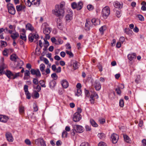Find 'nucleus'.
I'll return each instance as SVG.
<instances>
[{
  "mask_svg": "<svg viewBox=\"0 0 146 146\" xmlns=\"http://www.w3.org/2000/svg\"><path fill=\"white\" fill-rule=\"evenodd\" d=\"M64 5V3L63 2L60 3V6L59 5H56L55 9L52 11L53 14L57 17L63 16L64 13L63 7Z\"/></svg>",
  "mask_w": 146,
  "mask_h": 146,
  "instance_id": "nucleus-1",
  "label": "nucleus"
},
{
  "mask_svg": "<svg viewBox=\"0 0 146 146\" xmlns=\"http://www.w3.org/2000/svg\"><path fill=\"white\" fill-rule=\"evenodd\" d=\"M48 25L47 23H44L42 24V26L43 27V32L45 35H49L51 29L48 27Z\"/></svg>",
  "mask_w": 146,
  "mask_h": 146,
  "instance_id": "nucleus-2",
  "label": "nucleus"
},
{
  "mask_svg": "<svg viewBox=\"0 0 146 146\" xmlns=\"http://www.w3.org/2000/svg\"><path fill=\"white\" fill-rule=\"evenodd\" d=\"M71 6L73 9H76L78 10H81L83 7V4L82 2L80 1L78 3L75 2L72 3Z\"/></svg>",
  "mask_w": 146,
  "mask_h": 146,
  "instance_id": "nucleus-3",
  "label": "nucleus"
},
{
  "mask_svg": "<svg viewBox=\"0 0 146 146\" xmlns=\"http://www.w3.org/2000/svg\"><path fill=\"white\" fill-rule=\"evenodd\" d=\"M110 11L109 7L108 6H106L102 10V14L103 18L106 19L109 15Z\"/></svg>",
  "mask_w": 146,
  "mask_h": 146,
  "instance_id": "nucleus-4",
  "label": "nucleus"
},
{
  "mask_svg": "<svg viewBox=\"0 0 146 146\" xmlns=\"http://www.w3.org/2000/svg\"><path fill=\"white\" fill-rule=\"evenodd\" d=\"M1 64L0 65V76L5 74V69L7 67V65L4 63V58L3 57L1 59Z\"/></svg>",
  "mask_w": 146,
  "mask_h": 146,
  "instance_id": "nucleus-5",
  "label": "nucleus"
},
{
  "mask_svg": "<svg viewBox=\"0 0 146 146\" xmlns=\"http://www.w3.org/2000/svg\"><path fill=\"white\" fill-rule=\"evenodd\" d=\"M7 8L9 13L12 15H14L15 13V10L13 4L11 3L8 4Z\"/></svg>",
  "mask_w": 146,
  "mask_h": 146,
  "instance_id": "nucleus-6",
  "label": "nucleus"
},
{
  "mask_svg": "<svg viewBox=\"0 0 146 146\" xmlns=\"http://www.w3.org/2000/svg\"><path fill=\"white\" fill-rule=\"evenodd\" d=\"M74 128L76 132L82 133L84 131V128L81 125H74Z\"/></svg>",
  "mask_w": 146,
  "mask_h": 146,
  "instance_id": "nucleus-7",
  "label": "nucleus"
},
{
  "mask_svg": "<svg viewBox=\"0 0 146 146\" xmlns=\"http://www.w3.org/2000/svg\"><path fill=\"white\" fill-rule=\"evenodd\" d=\"M31 74L33 75H35L38 77L40 78L41 76L40 71L38 69L35 70L32 69L30 71Z\"/></svg>",
  "mask_w": 146,
  "mask_h": 146,
  "instance_id": "nucleus-8",
  "label": "nucleus"
},
{
  "mask_svg": "<svg viewBox=\"0 0 146 146\" xmlns=\"http://www.w3.org/2000/svg\"><path fill=\"white\" fill-rule=\"evenodd\" d=\"M81 119V115L77 113H74L73 117V121L75 122L79 121Z\"/></svg>",
  "mask_w": 146,
  "mask_h": 146,
  "instance_id": "nucleus-9",
  "label": "nucleus"
},
{
  "mask_svg": "<svg viewBox=\"0 0 146 146\" xmlns=\"http://www.w3.org/2000/svg\"><path fill=\"white\" fill-rule=\"evenodd\" d=\"M6 138L7 140L9 142H12L13 140V139L11 133L9 132H7L5 134Z\"/></svg>",
  "mask_w": 146,
  "mask_h": 146,
  "instance_id": "nucleus-10",
  "label": "nucleus"
},
{
  "mask_svg": "<svg viewBox=\"0 0 146 146\" xmlns=\"http://www.w3.org/2000/svg\"><path fill=\"white\" fill-rule=\"evenodd\" d=\"M111 137L113 143H117L119 139V136L113 133L111 135Z\"/></svg>",
  "mask_w": 146,
  "mask_h": 146,
  "instance_id": "nucleus-11",
  "label": "nucleus"
},
{
  "mask_svg": "<svg viewBox=\"0 0 146 146\" xmlns=\"http://www.w3.org/2000/svg\"><path fill=\"white\" fill-rule=\"evenodd\" d=\"M5 74L9 79H12V77L14 76V74L11 71L7 70L6 71H5Z\"/></svg>",
  "mask_w": 146,
  "mask_h": 146,
  "instance_id": "nucleus-12",
  "label": "nucleus"
},
{
  "mask_svg": "<svg viewBox=\"0 0 146 146\" xmlns=\"http://www.w3.org/2000/svg\"><path fill=\"white\" fill-rule=\"evenodd\" d=\"M9 119L8 117L3 115H0V121L3 123H6Z\"/></svg>",
  "mask_w": 146,
  "mask_h": 146,
  "instance_id": "nucleus-13",
  "label": "nucleus"
},
{
  "mask_svg": "<svg viewBox=\"0 0 146 146\" xmlns=\"http://www.w3.org/2000/svg\"><path fill=\"white\" fill-rule=\"evenodd\" d=\"M13 49L11 48H9L8 49L7 48H5L3 51V54L4 56H8V54L10 52H13Z\"/></svg>",
  "mask_w": 146,
  "mask_h": 146,
  "instance_id": "nucleus-14",
  "label": "nucleus"
},
{
  "mask_svg": "<svg viewBox=\"0 0 146 146\" xmlns=\"http://www.w3.org/2000/svg\"><path fill=\"white\" fill-rule=\"evenodd\" d=\"M70 64L71 66H73L75 70L77 69L78 68V64L77 61L75 60H72Z\"/></svg>",
  "mask_w": 146,
  "mask_h": 146,
  "instance_id": "nucleus-15",
  "label": "nucleus"
},
{
  "mask_svg": "<svg viewBox=\"0 0 146 146\" xmlns=\"http://www.w3.org/2000/svg\"><path fill=\"white\" fill-rule=\"evenodd\" d=\"M16 9L18 11H23L24 12L25 11V9L26 8V6L25 5H19L16 6Z\"/></svg>",
  "mask_w": 146,
  "mask_h": 146,
  "instance_id": "nucleus-16",
  "label": "nucleus"
},
{
  "mask_svg": "<svg viewBox=\"0 0 146 146\" xmlns=\"http://www.w3.org/2000/svg\"><path fill=\"white\" fill-rule=\"evenodd\" d=\"M95 87L96 90L97 91L99 90L100 89L101 87L100 83L98 81L96 80L95 82Z\"/></svg>",
  "mask_w": 146,
  "mask_h": 146,
  "instance_id": "nucleus-17",
  "label": "nucleus"
},
{
  "mask_svg": "<svg viewBox=\"0 0 146 146\" xmlns=\"http://www.w3.org/2000/svg\"><path fill=\"white\" fill-rule=\"evenodd\" d=\"M61 83L62 87L65 88H67L68 86V83L66 80H62L61 82Z\"/></svg>",
  "mask_w": 146,
  "mask_h": 146,
  "instance_id": "nucleus-18",
  "label": "nucleus"
},
{
  "mask_svg": "<svg viewBox=\"0 0 146 146\" xmlns=\"http://www.w3.org/2000/svg\"><path fill=\"white\" fill-rule=\"evenodd\" d=\"M26 30L32 31L34 30V28L31 24L30 23H27L26 25Z\"/></svg>",
  "mask_w": 146,
  "mask_h": 146,
  "instance_id": "nucleus-19",
  "label": "nucleus"
},
{
  "mask_svg": "<svg viewBox=\"0 0 146 146\" xmlns=\"http://www.w3.org/2000/svg\"><path fill=\"white\" fill-rule=\"evenodd\" d=\"M136 54L135 53H133L132 54H129L127 55V57L128 59L130 60L131 61L134 58H135Z\"/></svg>",
  "mask_w": 146,
  "mask_h": 146,
  "instance_id": "nucleus-20",
  "label": "nucleus"
},
{
  "mask_svg": "<svg viewBox=\"0 0 146 146\" xmlns=\"http://www.w3.org/2000/svg\"><path fill=\"white\" fill-rule=\"evenodd\" d=\"M56 84L55 80H51L49 83V87L50 88H53L55 87Z\"/></svg>",
  "mask_w": 146,
  "mask_h": 146,
  "instance_id": "nucleus-21",
  "label": "nucleus"
},
{
  "mask_svg": "<svg viewBox=\"0 0 146 146\" xmlns=\"http://www.w3.org/2000/svg\"><path fill=\"white\" fill-rule=\"evenodd\" d=\"M19 34L17 32L13 33L11 35V37L13 40H15L19 36Z\"/></svg>",
  "mask_w": 146,
  "mask_h": 146,
  "instance_id": "nucleus-22",
  "label": "nucleus"
},
{
  "mask_svg": "<svg viewBox=\"0 0 146 146\" xmlns=\"http://www.w3.org/2000/svg\"><path fill=\"white\" fill-rule=\"evenodd\" d=\"M90 22L89 21L87 20L85 25V29L86 31H89L90 30Z\"/></svg>",
  "mask_w": 146,
  "mask_h": 146,
  "instance_id": "nucleus-23",
  "label": "nucleus"
},
{
  "mask_svg": "<svg viewBox=\"0 0 146 146\" xmlns=\"http://www.w3.org/2000/svg\"><path fill=\"white\" fill-rule=\"evenodd\" d=\"M72 13H71L70 14H67L66 16V21H69L72 20Z\"/></svg>",
  "mask_w": 146,
  "mask_h": 146,
  "instance_id": "nucleus-24",
  "label": "nucleus"
},
{
  "mask_svg": "<svg viewBox=\"0 0 146 146\" xmlns=\"http://www.w3.org/2000/svg\"><path fill=\"white\" fill-rule=\"evenodd\" d=\"M106 29V26L104 25L101 27L99 29L100 34L102 35H103L104 34V32L105 31Z\"/></svg>",
  "mask_w": 146,
  "mask_h": 146,
  "instance_id": "nucleus-25",
  "label": "nucleus"
},
{
  "mask_svg": "<svg viewBox=\"0 0 146 146\" xmlns=\"http://www.w3.org/2000/svg\"><path fill=\"white\" fill-rule=\"evenodd\" d=\"M113 5L115 7L117 8H121L122 7V6L119 3L117 2L116 1L113 3Z\"/></svg>",
  "mask_w": 146,
  "mask_h": 146,
  "instance_id": "nucleus-26",
  "label": "nucleus"
},
{
  "mask_svg": "<svg viewBox=\"0 0 146 146\" xmlns=\"http://www.w3.org/2000/svg\"><path fill=\"white\" fill-rule=\"evenodd\" d=\"M90 123L91 125L94 127H97L98 126V125L93 119H91L90 120Z\"/></svg>",
  "mask_w": 146,
  "mask_h": 146,
  "instance_id": "nucleus-27",
  "label": "nucleus"
},
{
  "mask_svg": "<svg viewBox=\"0 0 146 146\" xmlns=\"http://www.w3.org/2000/svg\"><path fill=\"white\" fill-rule=\"evenodd\" d=\"M92 23L94 25H98L100 23V21L98 19H96L95 18L92 19Z\"/></svg>",
  "mask_w": 146,
  "mask_h": 146,
  "instance_id": "nucleus-28",
  "label": "nucleus"
},
{
  "mask_svg": "<svg viewBox=\"0 0 146 146\" xmlns=\"http://www.w3.org/2000/svg\"><path fill=\"white\" fill-rule=\"evenodd\" d=\"M36 140L40 142L41 146H46L45 142L42 139H37Z\"/></svg>",
  "mask_w": 146,
  "mask_h": 146,
  "instance_id": "nucleus-29",
  "label": "nucleus"
},
{
  "mask_svg": "<svg viewBox=\"0 0 146 146\" xmlns=\"http://www.w3.org/2000/svg\"><path fill=\"white\" fill-rule=\"evenodd\" d=\"M40 0H34L32 1V5L38 6L40 4Z\"/></svg>",
  "mask_w": 146,
  "mask_h": 146,
  "instance_id": "nucleus-30",
  "label": "nucleus"
},
{
  "mask_svg": "<svg viewBox=\"0 0 146 146\" xmlns=\"http://www.w3.org/2000/svg\"><path fill=\"white\" fill-rule=\"evenodd\" d=\"M57 23L58 27L59 29H62V23L60 19H57Z\"/></svg>",
  "mask_w": 146,
  "mask_h": 146,
  "instance_id": "nucleus-31",
  "label": "nucleus"
},
{
  "mask_svg": "<svg viewBox=\"0 0 146 146\" xmlns=\"http://www.w3.org/2000/svg\"><path fill=\"white\" fill-rule=\"evenodd\" d=\"M19 111L21 114L24 112V108L22 105H20L19 106Z\"/></svg>",
  "mask_w": 146,
  "mask_h": 146,
  "instance_id": "nucleus-32",
  "label": "nucleus"
},
{
  "mask_svg": "<svg viewBox=\"0 0 146 146\" xmlns=\"http://www.w3.org/2000/svg\"><path fill=\"white\" fill-rule=\"evenodd\" d=\"M123 137L124 140L127 143H129L130 140L129 137L126 135H123Z\"/></svg>",
  "mask_w": 146,
  "mask_h": 146,
  "instance_id": "nucleus-33",
  "label": "nucleus"
},
{
  "mask_svg": "<svg viewBox=\"0 0 146 146\" xmlns=\"http://www.w3.org/2000/svg\"><path fill=\"white\" fill-rule=\"evenodd\" d=\"M17 58L16 54H13L10 56V59L12 61H15Z\"/></svg>",
  "mask_w": 146,
  "mask_h": 146,
  "instance_id": "nucleus-34",
  "label": "nucleus"
},
{
  "mask_svg": "<svg viewBox=\"0 0 146 146\" xmlns=\"http://www.w3.org/2000/svg\"><path fill=\"white\" fill-rule=\"evenodd\" d=\"M25 4L29 7L32 5V2H31L29 0H24Z\"/></svg>",
  "mask_w": 146,
  "mask_h": 146,
  "instance_id": "nucleus-35",
  "label": "nucleus"
},
{
  "mask_svg": "<svg viewBox=\"0 0 146 146\" xmlns=\"http://www.w3.org/2000/svg\"><path fill=\"white\" fill-rule=\"evenodd\" d=\"M75 95L78 96H80L82 94V91L81 89H77L76 92H75Z\"/></svg>",
  "mask_w": 146,
  "mask_h": 146,
  "instance_id": "nucleus-36",
  "label": "nucleus"
},
{
  "mask_svg": "<svg viewBox=\"0 0 146 146\" xmlns=\"http://www.w3.org/2000/svg\"><path fill=\"white\" fill-rule=\"evenodd\" d=\"M45 66L43 64H41L40 66V69L42 72H44L45 68Z\"/></svg>",
  "mask_w": 146,
  "mask_h": 146,
  "instance_id": "nucleus-37",
  "label": "nucleus"
},
{
  "mask_svg": "<svg viewBox=\"0 0 146 146\" xmlns=\"http://www.w3.org/2000/svg\"><path fill=\"white\" fill-rule=\"evenodd\" d=\"M40 59L41 60H43L44 61L45 63L46 64H48L49 62L48 60L46 58H45L44 57H41L40 58Z\"/></svg>",
  "mask_w": 146,
  "mask_h": 146,
  "instance_id": "nucleus-38",
  "label": "nucleus"
},
{
  "mask_svg": "<svg viewBox=\"0 0 146 146\" xmlns=\"http://www.w3.org/2000/svg\"><path fill=\"white\" fill-rule=\"evenodd\" d=\"M39 84L41 85V86L42 87L45 88L46 86L43 80H41L39 82Z\"/></svg>",
  "mask_w": 146,
  "mask_h": 146,
  "instance_id": "nucleus-39",
  "label": "nucleus"
},
{
  "mask_svg": "<svg viewBox=\"0 0 146 146\" xmlns=\"http://www.w3.org/2000/svg\"><path fill=\"white\" fill-rule=\"evenodd\" d=\"M66 52L67 54L69 55L70 57H73L74 55L71 52L68 51V50H66Z\"/></svg>",
  "mask_w": 146,
  "mask_h": 146,
  "instance_id": "nucleus-40",
  "label": "nucleus"
},
{
  "mask_svg": "<svg viewBox=\"0 0 146 146\" xmlns=\"http://www.w3.org/2000/svg\"><path fill=\"white\" fill-rule=\"evenodd\" d=\"M22 35H20V38L22 40L26 41L27 40L26 37L25 35L24 34H22Z\"/></svg>",
  "mask_w": 146,
  "mask_h": 146,
  "instance_id": "nucleus-41",
  "label": "nucleus"
},
{
  "mask_svg": "<svg viewBox=\"0 0 146 146\" xmlns=\"http://www.w3.org/2000/svg\"><path fill=\"white\" fill-rule=\"evenodd\" d=\"M51 77L52 78H54V80H56L58 78V76L55 73L52 74L51 75Z\"/></svg>",
  "mask_w": 146,
  "mask_h": 146,
  "instance_id": "nucleus-42",
  "label": "nucleus"
},
{
  "mask_svg": "<svg viewBox=\"0 0 146 146\" xmlns=\"http://www.w3.org/2000/svg\"><path fill=\"white\" fill-rule=\"evenodd\" d=\"M98 137L101 139H103L104 137V134L103 133H101L98 134Z\"/></svg>",
  "mask_w": 146,
  "mask_h": 146,
  "instance_id": "nucleus-43",
  "label": "nucleus"
},
{
  "mask_svg": "<svg viewBox=\"0 0 146 146\" xmlns=\"http://www.w3.org/2000/svg\"><path fill=\"white\" fill-rule=\"evenodd\" d=\"M33 84L35 85H38L39 83L38 81L36 78H34L33 80Z\"/></svg>",
  "mask_w": 146,
  "mask_h": 146,
  "instance_id": "nucleus-44",
  "label": "nucleus"
},
{
  "mask_svg": "<svg viewBox=\"0 0 146 146\" xmlns=\"http://www.w3.org/2000/svg\"><path fill=\"white\" fill-rule=\"evenodd\" d=\"M29 39L31 42H32L33 41V36L32 35H30L29 36Z\"/></svg>",
  "mask_w": 146,
  "mask_h": 146,
  "instance_id": "nucleus-45",
  "label": "nucleus"
},
{
  "mask_svg": "<svg viewBox=\"0 0 146 146\" xmlns=\"http://www.w3.org/2000/svg\"><path fill=\"white\" fill-rule=\"evenodd\" d=\"M115 90L117 94L119 95H121V92L119 88L118 87V88H116Z\"/></svg>",
  "mask_w": 146,
  "mask_h": 146,
  "instance_id": "nucleus-46",
  "label": "nucleus"
},
{
  "mask_svg": "<svg viewBox=\"0 0 146 146\" xmlns=\"http://www.w3.org/2000/svg\"><path fill=\"white\" fill-rule=\"evenodd\" d=\"M80 146H90V145L88 142H84L82 143Z\"/></svg>",
  "mask_w": 146,
  "mask_h": 146,
  "instance_id": "nucleus-47",
  "label": "nucleus"
},
{
  "mask_svg": "<svg viewBox=\"0 0 146 146\" xmlns=\"http://www.w3.org/2000/svg\"><path fill=\"white\" fill-rule=\"evenodd\" d=\"M138 18H139V20L141 21H144V18L143 16L141 15H138Z\"/></svg>",
  "mask_w": 146,
  "mask_h": 146,
  "instance_id": "nucleus-48",
  "label": "nucleus"
},
{
  "mask_svg": "<svg viewBox=\"0 0 146 146\" xmlns=\"http://www.w3.org/2000/svg\"><path fill=\"white\" fill-rule=\"evenodd\" d=\"M67 132L65 131H64L62 134V137H66L67 135Z\"/></svg>",
  "mask_w": 146,
  "mask_h": 146,
  "instance_id": "nucleus-49",
  "label": "nucleus"
},
{
  "mask_svg": "<svg viewBox=\"0 0 146 146\" xmlns=\"http://www.w3.org/2000/svg\"><path fill=\"white\" fill-rule=\"evenodd\" d=\"M1 46H2L4 47L5 46H6L7 45V43L5 41L1 40Z\"/></svg>",
  "mask_w": 146,
  "mask_h": 146,
  "instance_id": "nucleus-50",
  "label": "nucleus"
},
{
  "mask_svg": "<svg viewBox=\"0 0 146 146\" xmlns=\"http://www.w3.org/2000/svg\"><path fill=\"white\" fill-rule=\"evenodd\" d=\"M119 104L120 106L121 107H122L123 106L124 102L123 100L121 99L120 100L119 102Z\"/></svg>",
  "mask_w": 146,
  "mask_h": 146,
  "instance_id": "nucleus-51",
  "label": "nucleus"
},
{
  "mask_svg": "<svg viewBox=\"0 0 146 146\" xmlns=\"http://www.w3.org/2000/svg\"><path fill=\"white\" fill-rule=\"evenodd\" d=\"M28 86L27 85H24V89L25 92V93L29 92L28 91Z\"/></svg>",
  "mask_w": 146,
  "mask_h": 146,
  "instance_id": "nucleus-52",
  "label": "nucleus"
},
{
  "mask_svg": "<svg viewBox=\"0 0 146 146\" xmlns=\"http://www.w3.org/2000/svg\"><path fill=\"white\" fill-rule=\"evenodd\" d=\"M25 143L28 145H30L31 144V142L30 140L28 139H26L25 140Z\"/></svg>",
  "mask_w": 146,
  "mask_h": 146,
  "instance_id": "nucleus-53",
  "label": "nucleus"
},
{
  "mask_svg": "<svg viewBox=\"0 0 146 146\" xmlns=\"http://www.w3.org/2000/svg\"><path fill=\"white\" fill-rule=\"evenodd\" d=\"M34 96L36 98H38L39 96V94L38 92L35 91L34 92Z\"/></svg>",
  "mask_w": 146,
  "mask_h": 146,
  "instance_id": "nucleus-54",
  "label": "nucleus"
},
{
  "mask_svg": "<svg viewBox=\"0 0 146 146\" xmlns=\"http://www.w3.org/2000/svg\"><path fill=\"white\" fill-rule=\"evenodd\" d=\"M34 88L36 89V91L38 92H39L40 91L41 89V88L40 86L39 85H37L36 87L35 88V87H34Z\"/></svg>",
  "mask_w": 146,
  "mask_h": 146,
  "instance_id": "nucleus-55",
  "label": "nucleus"
},
{
  "mask_svg": "<svg viewBox=\"0 0 146 146\" xmlns=\"http://www.w3.org/2000/svg\"><path fill=\"white\" fill-rule=\"evenodd\" d=\"M20 72H18L16 73L15 74H14V76L12 77V79H14L16 78L17 77L19 76Z\"/></svg>",
  "mask_w": 146,
  "mask_h": 146,
  "instance_id": "nucleus-56",
  "label": "nucleus"
},
{
  "mask_svg": "<svg viewBox=\"0 0 146 146\" xmlns=\"http://www.w3.org/2000/svg\"><path fill=\"white\" fill-rule=\"evenodd\" d=\"M30 74V72L29 70H26L25 71L24 75L25 76H29Z\"/></svg>",
  "mask_w": 146,
  "mask_h": 146,
  "instance_id": "nucleus-57",
  "label": "nucleus"
},
{
  "mask_svg": "<svg viewBox=\"0 0 146 146\" xmlns=\"http://www.w3.org/2000/svg\"><path fill=\"white\" fill-rule=\"evenodd\" d=\"M85 93L86 96L89 97L90 96L89 92L88 90L85 89Z\"/></svg>",
  "mask_w": 146,
  "mask_h": 146,
  "instance_id": "nucleus-58",
  "label": "nucleus"
},
{
  "mask_svg": "<svg viewBox=\"0 0 146 146\" xmlns=\"http://www.w3.org/2000/svg\"><path fill=\"white\" fill-rule=\"evenodd\" d=\"M38 108L36 104H34L33 105V110L34 111H37L38 110Z\"/></svg>",
  "mask_w": 146,
  "mask_h": 146,
  "instance_id": "nucleus-59",
  "label": "nucleus"
},
{
  "mask_svg": "<svg viewBox=\"0 0 146 146\" xmlns=\"http://www.w3.org/2000/svg\"><path fill=\"white\" fill-rule=\"evenodd\" d=\"M91 96H92V97L93 98L95 97L96 98H98V96L96 92H94Z\"/></svg>",
  "mask_w": 146,
  "mask_h": 146,
  "instance_id": "nucleus-60",
  "label": "nucleus"
},
{
  "mask_svg": "<svg viewBox=\"0 0 146 146\" xmlns=\"http://www.w3.org/2000/svg\"><path fill=\"white\" fill-rule=\"evenodd\" d=\"M87 8L88 10L90 11L93 9V7L91 5H89L87 6Z\"/></svg>",
  "mask_w": 146,
  "mask_h": 146,
  "instance_id": "nucleus-61",
  "label": "nucleus"
},
{
  "mask_svg": "<svg viewBox=\"0 0 146 146\" xmlns=\"http://www.w3.org/2000/svg\"><path fill=\"white\" fill-rule=\"evenodd\" d=\"M98 145V146H106V143L103 142H100L99 143Z\"/></svg>",
  "mask_w": 146,
  "mask_h": 146,
  "instance_id": "nucleus-62",
  "label": "nucleus"
},
{
  "mask_svg": "<svg viewBox=\"0 0 146 146\" xmlns=\"http://www.w3.org/2000/svg\"><path fill=\"white\" fill-rule=\"evenodd\" d=\"M105 119L103 118H101L99 120V121L101 124H103L105 122Z\"/></svg>",
  "mask_w": 146,
  "mask_h": 146,
  "instance_id": "nucleus-63",
  "label": "nucleus"
},
{
  "mask_svg": "<svg viewBox=\"0 0 146 146\" xmlns=\"http://www.w3.org/2000/svg\"><path fill=\"white\" fill-rule=\"evenodd\" d=\"M25 95H26L27 98L28 99L31 98V96L29 92L25 93Z\"/></svg>",
  "mask_w": 146,
  "mask_h": 146,
  "instance_id": "nucleus-64",
  "label": "nucleus"
}]
</instances>
